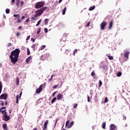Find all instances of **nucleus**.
<instances>
[{
  "mask_svg": "<svg viewBox=\"0 0 130 130\" xmlns=\"http://www.w3.org/2000/svg\"><path fill=\"white\" fill-rule=\"evenodd\" d=\"M20 52L21 51H20V49H16L15 50L12 51L11 52V54L9 56V58L11 59V62L13 64H15L16 62L18 61V58L19 57V54H20Z\"/></svg>",
  "mask_w": 130,
  "mask_h": 130,
  "instance_id": "obj_1",
  "label": "nucleus"
},
{
  "mask_svg": "<svg viewBox=\"0 0 130 130\" xmlns=\"http://www.w3.org/2000/svg\"><path fill=\"white\" fill-rule=\"evenodd\" d=\"M46 9H47V7H43L41 8L40 10H37L35 12L34 17H35L36 18H37L38 17L41 16L42 14L44 13Z\"/></svg>",
  "mask_w": 130,
  "mask_h": 130,
  "instance_id": "obj_2",
  "label": "nucleus"
},
{
  "mask_svg": "<svg viewBox=\"0 0 130 130\" xmlns=\"http://www.w3.org/2000/svg\"><path fill=\"white\" fill-rule=\"evenodd\" d=\"M124 58L125 59V61L128 59V55H129L130 51L129 49H126L123 51Z\"/></svg>",
  "mask_w": 130,
  "mask_h": 130,
  "instance_id": "obj_3",
  "label": "nucleus"
},
{
  "mask_svg": "<svg viewBox=\"0 0 130 130\" xmlns=\"http://www.w3.org/2000/svg\"><path fill=\"white\" fill-rule=\"evenodd\" d=\"M45 5V3L44 2H39L36 4L35 8V9H40L41 8H42V7H44Z\"/></svg>",
  "mask_w": 130,
  "mask_h": 130,
  "instance_id": "obj_4",
  "label": "nucleus"
},
{
  "mask_svg": "<svg viewBox=\"0 0 130 130\" xmlns=\"http://www.w3.org/2000/svg\"><path fill=\"white\" fill-rule=\"evenodd\" d=\"M10 119H11V118L9 116V115H8L7 112H5L3 116V120H4L5 121H9Z\"/></svg>",
  "mask_w": 130,
  "mask_h": 130,
  "instance_id": "obj_5",
  "label": "nucleus"
},
{
  "mask_svg": "<svg viewBox=\"0 0 130 130\" xmlns=\"http://www.w3.org/2000/svg\"><path fill=\"white\" fill-rule=\"evenodd\" d=\"M106 25H107V22L106 21H103L100 24L101 30H105V27H106Z\"/></svg>",
  "mask_w": 130,
  "mask_h": 130,
  "instance_id": "obj_6",
  "label": "nucleus"
},
{
  "mask_svg": "<svg viewBox=\"0 0 130 130\" xmlns=\"http://www.w3.org/2000/svg\"><path fill=\"white\" fill-rule=\"evenodd\" d=\"M43 88V85L41 84L40 86V87L36 89V93H37V94H39L40 93H41V91H42Z\"/></svg>",
  "mask_w": 130,
  "mask_h": 130,
  "instance_id": "obj_7",
  "label": "nucleus"
},
{
  "mask_svg": "<svg viewBox=\"0 0 130 130\" xmlns=\"http://www.w3.org/2000/svg\"><path fill=\"white\" fill-rule=\"evenodd\" d=\"M0 99H1V100H3V99H4V100H7L8 99V94L7 93L1 94L0 96Z\"/></svg>",
  "mask_w": 130,
  "mask_h": 130,
  "instance_id": "obj_8",
  "label": "nucleus"
},
{
  "mask_svg": "<svg viewBox=\"0 0 130 130\" xmlns=\"http://www.w3.org/2000/svg\"><path fill=\"white\" fill-rule=\"evenodd\" d=\"M110 130H117V127L114 124H111L110 125Z\"/></svg>",
  "mask_w": 130,
  "mask_h": 130,
  "instance_id": "obj_9",
  "label": "nucleus"
},
{
  "mask_svg": "<svg viewBox=\"0 0 130 130\" xmlns=\"http://www.w3.org/2000/svg\"><path fill=\"white\" fill-rule=\"evenodd\" d=\"M47 124H48V121L47 120L46 122L44 123V126H42L43 130L47 129Z\"/></svg>",
  "mask_w": 130,
  "mask_h": 130,
  "instance_id": "obj_10",
  "label": "nucleus"
},
{
  "mask_svg": "<svg viewBox=\"0 0 130 130\" xmlns=\"http://www.w3.org/2000/svg\"><path fill=\"white\" fill-rule=\"evenodd\" d=\"M63 97V95L61 93H58L57 95V100H61Z\"/></svg>",
  "mask_w": 130,
  "mask_h": 130,
  "instance_id": "obj_11",
  "label": "nucleus"
},
{
  "mask_svg": "<svg viewBox=\"0 0 130 130\" xmlns=\"http://www.w3.org/2000/svg\"><path fill=\"white\" fill-rule=\"evenodd\" d=\"M21 96H22V91L20 92V96H19V95H16V103H19V98H21Z\"/></svg>",
  "mask_w": 130,
  "mask_h": 130,
  "instance_id": "obj_12",
  "label": "nucleus"
},
{
  "mask_svg": "<svg viewBox=\"0 0 130 130\" xmlns=\"http://www.w3.org/2000/svg\"><path fill=\"white\" fill-rule=\"evenodd\" d=\"M112 26H113V20L110 21L109 24V29H110L112 28Z\"/></svg>",
  "mask_w": 130,
  "mask_h": 130,
  "instance_id": "obj_13",
  "label": "nucleus"
},
{
  "mask_svg": "<svg viewBox=\"0 0 130 130\" xmlns=\"http://www.w3.org/2000/svg\"><path fill=\"white\" fill-rule=\"evenodd\" d=\"M31 59H32V57L31 56L27 58L25 60L26 63H29V62L30 61V60H31Z\"/></svg>",
  "mask_w": 130,
  "mask_h": 130,
  "instance_id": "obj_14",
  "label": "nucleus"
},
{
  "mask_svg": "<svg viewBox=\"0 0 130 130\" xmlns=\"http://www.w3.org/2000/svg\"><path fill=\"white\" fill-rule=\"evenodd\" d=\"M30 22V18H28L24 22V25H28V23Z\"/></svg>",
  "mask_w": 130,
  "mask_h": 130,
  "instance_id": "obj_15",
  "label": "nucleus"
},
{
  "mask_svg": "<svg viewBox=\"0 0 130 130\" xmlns=\"http://www.w3.org/2000/svg\"><path fill=\"white\" fill-rule=\"evenodd\" d=\"M3 127L4 129H5V130H9V129H8L7 124H3Z\"/></svg>",
  "mask_w": 130,
  "mask_h": 130,
  "instance_id": "obj_16",
  "label": "nucleus"
},
{
  "mask_svg": "<svg viewBox=\"0 0 130 130\" xmlns=\"http://www.w3.org/2000/svg\"><path fill=\"white\" fill-rule=\"evenodd\" d=\"M2 90H3V83L0 81V94L2 93Z\"/></svg>",
  "mask_w": 130,
  "mask_h": 130,
  "instance_id": "obj_17",
  "label": "nucleus"
},
{
  "mask_svg": "<svg viewBox=\"0 0 130 130\" xmlns=\"http://www.w3.org/2000/svg\"><path fill=\"white\" fill-rule=\"evenodd\" d=\"M74 124V122L73 121H72L70 124H69V125L68 126V128H71V127H72V126H73Z\"/></svg>",
  "mask_w": 130,
  "mask_h": 130,
  "instance_id": "obj_18",
  "label": "nucleus"
},
{
  "mask_svg": "<svg viewBox=\"0 0 130 130\" xmlns=\"http://www.w3.org/2000/svg\"><path fill=\"white\" fill-rule=\"evenodd\" d=\"M106 122H103L102 123V127L104 129H105V128H106Z\"/></svg>",
  "mask_w": 130,
  "mask_h": 130,
  "instance_id": "obj_19",
  "label": "nucleus"
},
{
  "mask_svg": "<svg viewBox=\"0 0 130 130\" xmlns=\"http://www.w3.org/2000/svg\"><path fill=\"white\" fill-rule=\"evenodd\" d=\"M66 11H67V7H65V8L63 9V10H62V15H66Z\"/></svg>",
  "mask_w": 130,
  "mask_h": 130,
  "instance_id": "obj_20",
  "label": "nucleus"
},
{
  "mask_svg": "<svg viewBox=\"0 0 130 130\" xmlns=\"http://www.w3.org/2000/svg\"><path fill=\"white\" fill-rule=\"evenodd\" d=\"M19 83H20V80H19V77H17V78H16V85H17V86H19Z\"/></svg>",
  "mask_w": 130,
  "mask_h": 130,
  "instance_id": "obj_21",
  "label": "nucleus"
},
{
  "mask_svg": "<svg viewBox=\"0 0 130 130\" xmlns=\"http://www.w3.org/2000/svg\"><path fill=\"white\" fill-rule=\"evenodd\" d=\"M77 52H78V49H75L73 52V55H76V53H77Z\"/></svg>",
  "mask_w": 130,
  "mask_h": 130,
  "instance_id": "obj_22",
  "label": "nucleus"
},
{
  "mask_svg": "<svg viewBox=\"0 0 130 130\" xmlns=\"http://www.w3.org/2000/svg\"><path fill=\"white\" fill-rule=\"evenodd\" d=\"M41 21H42V19H40L39 21H38L37 24H36V27L39 26L40 25V23H41Z\"/></svg>",
  "mask_w": 130,
  "mask_h": 130,
  "instance_id": "obj_23",
  "label": "nucleus"
},
{
  "mask_svg": "<svg viewBox=\"0 0 130 130\" xmlns=\"http://www.w3.org/2000/svg\"><path fill=\"white\" fill-rule=\"evenodd\" d=\"M17 7H19L20 6V0H16V4Z\"/></svg>",
  "mask_w": 130,
  "mask_h": 130,
  "instance_id": "obj_24",
  "label": "nucleus"
},
{
  "mask_svg": "<svg viewBox=\"0 0 130 130\" xmlns=\"http://www.w3.org/2000/svg\"><path fill=\"white\" fill-rule=\"evenodd\" d=\"M93 10H95V6L90 7L89 9V11H93Z\"/></svg>",
  "mask_w": 130,
  "mask_h": 130,
  "instance_id": "obj_25",
  "label": "nucleus"
},
{
  "mask_svg": "<svg viewBox=\"0 0 130 130\" xmlns=\"http://www.w3.org/2000/svg\"><path fill=\"white\" fill-rule=\"evenodd\" d=\"M36 46H37V45H36V44H32V45L31 46V47L34 49V51H35V47H36Z\"/></svg>",
  "mask_w": 130,
  "mask_h": 130,
  "instance_id": "obj_26",
  "label": "nucleus"
},
{
  "mask_svg": "<svg viewBox=\"0 0 130 130\" xmlns=\"http://www.w3.org/2000/svg\"><path fill=\"white\" fill-rule=\"evenodd\" d=\"M49 20H48V19L46 18L45 19V25H47L48 24V21Z\"/></svg>",
  "mask_w": 130,
  "mask_h": 130,
  "instance_id": "obj_27",
  "label": "nucleus"
},
{
  "mask_svg": "<svg viewBox=\"0 0 130 130\" xmlns=\"http://www.w3.org/2000/svg\"><path fill=\"white\" fill-rule=\"evenodd\" d=\"M0 105L4 106L5 105V102L4 101H0Z\"/></svg>",
  "mask_w": 130,
  "mask_h": 130,
  "instance_id": "obj_28",
  "label": "nucleus"
},
{
  "mask_svg": "<svg viewBox=\"0 0 130 130\" xmlns=\"http://www.w3.org/2000/svg\"><path fill=\"white\" fill-rule=\"evenodd\" d=\"M121 75H122V73H121V72H119L118 73H117V77H121Z\"/></svg>",
  "mask_w": 130,
  "mask_h": 130,
  "instance_id": "obj_29",
  "label": "nucleus"
},
{
  "mask_svg": "<svg viewBox=\"0 0 130 130\" xmlns=\"http://www.w3.org/2000/svg\"><path fill=\"white\" fill-rule=\"evenodd\" d=\"M108 57L109 59H110V60H113V56H112L108 55Z\"/></svg>",
  "mask_w": 130,
  "mask_h": 130,
  "instance_id": "obj_30",
  "label": "nucleus"
},
{
  "mask_svg": "<svg viewBox=\"0 0 130 130\" xmlns=\"http://www.w3.org/2000/svg\"><path fill=\"white\" fill-rule=\"evenodd\" d=\"M40 100H41V99H39L38 100L37 103H36V105H38V104H39L40 103H41V101H40Z\"/></svg>",
  "mask_w": 130,
  "mask_h": 130,
  "instance_id": "obj_31",
  "label": "nucleus"
},
{
  "mask_svg": "<svg viewBox=\"0 0 130 130\" xmlns=\"http://www.w3.org/2000/svg\"><path fill=\"white\" fill-rule=\"evenodd\" d=\"M56 97L54 98L52 100V101H51V103H52V104L54 103V102H55V101H56Z\"/></svg>",
  "mask_w": 130,
  "mask_h": 130,
  "instance_id": "obj_32",
  "label": "nucleus"
},
{
  "mask_svg": "<svg viewBox=\"0 0 130 130\" xmlns=\"http://www.w3.org/2000/svg\"><path fill=\"white\" fill-rule=\"evenodd\" d=\"M6 110H3V109H0V112H1L2 113V114L4 115V114L5 113V112H7V111H6Z\"/></svg>",
  "mask_w": 130,
  "mask_h": 130,
  "instance_id": "obj_33",
  "label": "nucleus"
},
{
  "mask_svg": "<svg viewBox=\"0 0 130 130\" xmlns=\"http://www.w3.org/2000/svg\"><path fill=\"white\" fill-rule=\"evenodd\" d=\"M45 47H46V46L45 45H42V47H41L40 48V50H43V49H44L45 48Z\"/></svg>",
  "mask_w": 130,
  "mask_h": 130,
  "instance_id": "obj_34",
  "label": "nucleus"
},
{
  "mask_svg": "<svg viewBox=\"0 0 130 130\" xmlns=\"http://www.w3.org/2000/svg\"><path fill=\"white\" fill-rule=\"evenodd\" d=\"M58 86H59V84H58V85H54L53 86V89H56V88L57 87H58Z\"/></svg>",
  "mask_w": 130,
  "mask_h": 130,
  "instance_id": "obj_35",
  "label": "nucleus"
},
{
  "mask_svg": "<svg viewBox=\"0 0 130 130\" xmlns=\"http://www.w3.org/2000/svg\"><path fill=\"white\" fill-rule=\"evenodd\" d=\"M69 123H70V120H67L66 121V127H67V126H68V125H69Z\"/></svg>",
  "mask_w": 130,
  "mask_h": 130,
  "instance_id": "obj_36",
  "label": "nucleus"
},
{
  "mask_svg": "<svg viewBox=\"0 0 130 130\" xmlns=\"http://www.w3.org/2000/svg\"><path fill=\"white\" fill-rule=\"evenodd\" d=\"M104 102H105V103H107V102H108V98L107 97L105 98Z\"/></svg>",
  "mask_w": 130,
  "mask_h": 130,
  "instance_id": "obj_37",
  "label": "nucleus"
},
{
  "mask_svg": "<svg viewBox=\"0 0 130 130\" xmlns=\"http://www.w3.org/2000/svg\"><path fill=\"white\" fill-rule=\"evenodd\" d=\"M6 14H10V9H6Z\"/></svg>",
  "mask_w": 130,
  "mask_h": 130,
  "instance_id": "obj_38",
  "label": "nucleus"
},
{
  "mask_svg": "<svg viewBox=\"0 0 130 130\" xmlns=\"http://www.w3.org/2000/svg\"><path fill=\"white\" fill-rule=\"evenodd\" d=\"M27 55H30V50H29V48H27Z\"/></svg>",
  "mask_w": 130,
  "mask_h": 130,
  "instance_id": "obj_39",
  "label": "nucleus"
},
{
  "mask_svg": "<svg viewBox=\"0 0 130 130\" xmlns=\"http://www.w3.org/2000/svg\"><path fill=\"white\" fill-rule=\"evenodd\" d=\"M91 76L92 77H94V76H95V72H94V71H92L91 73Z\"/></svg>",
  "mask_w": 130,
  "mask_h": 130,
  "instance_id": "obj_40",
  "label": "nucleus"
},
{
  "mask_svg": "<svg viewBox=\"0 0 130 130\" xmlns=\"http://www.w3.org/2000/svg\"><path fill=\"white\" fill-rule=\"evenodd\" d=\"M55 75H52L51 76V78H50V82H51V81H52V78H53V77H55Z\"/></svg>",
  "mask_w": 130,
  "mask_h": 130,
  "instance_id": "obj_41",
  "label": "nucleus"
},
{
  "mask_svg": "<svg viewBox=\"0 0 130 130\" xmlns=\"http://www.w3.org/2000/svg\"><path fill=\"white\" fill-rule=\"evenodd\" d=\"M99 87H101V86H102V82L101 81V80L99 81Z\"/></svg>",
  "mask_w": 130,
  "mask_h": 130,
  "instance_id": "obj_42",
  "label": "nucleus"
},
{
  "mask_svg": "<svg viewBox=\"0 0 130 130\" xmlns=\"http://www.w3.org/2000/svg\"><path fill=\"white\" fill-rule=\"evenodd\" d=\"M13 17L15 18H18V17H19V14H14Z\"/></svg>",
  "mask_w": 130,
  "mask_h": 130,
  "instance_id": "obj_43",
  "label": "nucleus"
},
{
  "mask_svg": "<svg viewBox=\"0 0 130 130\" xmlns=\"http://www.w3.org/2000/svg\"><path fill=\"white\" fill-rule=\"evenodd\" d=\"M44 56H46V57H47V56H49V53H47L45 54L44 55Z\"/></svg>",
  "mask_w": 130,
  "mask_h": 130,
  "instance_id": "obj_44",
  "label": "nucleus"
},
{
  "mask_svg": "<svg viewBox=\"0 0 130 130\" xmlns=\"http://www.w3.org/2000/svg\"><path fill=\"white\" fill-rule=\"evenodd\" d=\"M44 31H45V33H47V32H48V29H47V28H45L44 29Z\"/></svg>",
  "mask_w": 130,
  "mask_h": 130,
  "instance_id": "obj_45",
  "label": "nucleus"
},
{
  "mask_svg": "<svg viewBox=\"0 0 130 130\" xmlns=\"http://www.w3.org/2000/svg\"><path fill=\"white\" fill-rule=\"evenodd\" d=\"M21 22H22V20H21V19H17V23H21Z\"/></svg>",
  "mask_w": 130,
  "mask_h": 130,
  "instance_id": "obj_46",
  "label": "nucleus"
},
{
  "mask_svg": "<svg viewBox=\"0 0 130 130\" xmlns=\"http://www.w3.org/2000/svg\"><path fill=\"white\" fill-rule=\"evenodd\" d=\"M56 93H57V91H55L54 93H52L53 97H54V96H55Z\"/></svg>",
  "mask_w": 130,
  "mask_h": 130,
  "instance_id": "obj_47",
  "label": "nucleus"
},
{
  "mask_svg": "<svg viewBox=\"0 0 130 130\" xmlns=\"http://www.w3.org/2000/svg\"><path fill=\"white\" fill-rule=\"evenodd\" d=\"M68 52H70V51H69V49H66L65 51V53L68 55Z\"/></svg>",
  "mask_w": 130,
  "mask_h": 130,
  "instance_id": "obj_48",
  "label": "nucleus"
},
{
  "mask_svg": "<svg viewBox=\"0 0 130 130\" xmlns=\"http://www.w3.org/2000/svg\"><path fill=\"white\" fill-rule=\"evenodd\" d=\"M20 4H21V7H23L24 5V1H21Z\"/></svg>",
  "mask_w": 130,
  "mask_h": 130,
  "instance_id": "obj_49",
  "label": "nucleus"
},
{
  "mask_svg": "<svg viewBox=\"0 0 130 130\" xmlns=\"http://www.w3.org/2000/svg\"><path fill=\"white\" fill-rule=\"evenodd\" d=\"M77 107H78V104H75L73 107V108H77Z\"/></svg>",
  "mask_w": 130,
  "mask_h": 130,
  "instance_id": "obj_50",
  "label": "nucleus"
},
{
  "mask_svg": "<svg viewBox=\"0 0 130 130\" xmlns=\"http://www.w3.org/2000/svg\"><path fill=\"white\" fill-rule=\"evenodd\" d=\"M68 35H69L68 33H64L63 34V37H67V36H68Z\"/></svg>",
  "mask_w": 130,
  "mask_h": 130,
  "instance_id": "obj_51",
  "label": "nucleus"
},
{
  "mask_svg": "<svg viewBox=\"0 0 130 130\" xmlns=\"http://www.w3.org/2000/svg\"><path fill=\"white\" fill-rule=\"evenodd\" d=\"M87 101L88 102H90V96H89V95L87 96Z\"/></svg>",
  "mask_w": 130,
  "mask_h": 130,
  "instance_id": "obj_52",
  "label": "nucleus"
},
{
  "mask_svg": "<svg viewBox=\"0 0 130 130\" xmlns=\"http://www.w3.org/2000/svg\"><path fill=\"white\" fill-rule=\"evenodd\" d=\"M57 121H58V119H56L55 120V126L56 125V123H57Z\"/></svg>",
  "mask_w": 130,
  "mask_h": 130,
  "instance_id": "obj_53",
  "label": "nucleus"
},
{
  "mask_svg": "<svg viewBox=\"0 0 130 130\" xmlns=\"http://www.w3.org/2000/svg\"><path fill=\"white\" fill-rule=\"evenodd\" d=\"M31 20H34V21H35V20H36V17H35V16L31 17Z\"/></svg>",
  "mask_w": 130,
  "mask_h": 130,
  "instance_id": "obj_54",
  "label": "nucleus"
},
{
  "mask_svg": "<svg viewBox=\"0 0 130 130\" xmlns=\"http://www.w3.org/2000/svg\"><path fill=\"white\" fill-rule=\"evenodd\" d=\"M11 45H12V44L11 43H9L8 44V47H10V46H11Z\"/></svg>",
  "mask_w": 130,
  "mask_h": 130,
  "instance_id": "obj_55",
  "label": "nucleus"
},
{
  "mask_svg": "<svg viewBox=\"0 0 130 130\" xmlns=\"http://www.w3.org/2000/svg\"><path fill=\"white\" fill-rule=\"evenodd\" d=\"M5 105H6V106L8 105V101H5Z\"/></svg>",
  "mask_w": 130,
  "mask_h": 130,
  "instance_id": "obj_56",
  "label": "nucleus"
},
{
  "mask_svg": "<svg viewBox=\"0 0 130 130\" xmlns=\"http://www.w3.org/2000/svg\"><path fill=\"white\" fill-rule=\"evenodd\" d=\"M30 39V36H27L26 40H29Z\"/></svg>",
  "mask_w": 130,
  "mask_h": 130,
  "instance_id": "obj_57",
  "label": "nucleus"
},
{
  "mask_svg": "<svg viewBox=\"0 0 130 130\" xmlns=\"http://www.w3.org/2000/svg\"><path fill=\"white\" fill-rule=\"evenodd\" d=\"M31 41H32L33 43L35 42V39H34V38H31Z\"/></svg>",
  "mask_w": 130,
  "mask_h": 130,
  "instance_id": "obj_58",
  "label": "nucleus"
},
{
  "mask_svg": "<svg viewBox=\"0 0 130 130\" xmlns=\"http://www.w3.org/2000/svg\"><path fill=\"white\" fill-rule=\"evenodd\" d=\"M90 22H89L87 24L86 27H89V26H90Z\"/></svg>",
  "mask_w": 130,
  "mask_h": 130,
  "instance_id": "obj_59",
  "label": "nucleus"
},
{
  "mask_svg": "<svg viewBox=\"0 0 130 130\" xmlns=\"http://www.w3.org/2000/svg\"><path fill=\"white\" fill-rule=\"evenodd\" d=\"M18 30H21L22 29V26H20L18 28Z\"/></svg>",
  "mask_w": 130,
  "mask_h": 130,
  "instance_id": "obj_60",
  "label": "nucleus"
},
{
  "mask_svg": "<svg viewBox=\"0 0 130 130\" xmlns=\"http://www.w3.org/2000/svg\"><path fill=\"white\" fill-rule=\"evenodd\" d=\"M6 108H7V107H2V108H1L0 109L3 110V109H6Z\"/></svg>",
  "mask_w": 130,
  "mask_h": 130,
  "instance_id": "obj_61",
  "label": "nucleus"
},
{
  "mask_svg": "<svg viewBox=\"0 0 130 130\" xmlns=\"http://www.w3.org/2000/svg\"><path fill=\"white\" fill-rule=\"evenodd\" d=\"M20 35V33H19V32H17V34H16V36L17 37H18V36Z\"/></svg>",
  "mask_w": 130,
  "mask_h": 130,
  "instance_id": "obj_62",
  "label": "nucleus"
},
{
  "mask_svg": "<svg viewBox=\"0 0 130 130\" xmlns=\"http://www.w3.org/2000/svg\"><path fill=\"white\" fill-rule=\"evenodd\" d=\"M24 18H25V16H22V17H21L22 20H24Z\"/></svg>",
  "mask_w": 130,
  "mask_h": 130,
  "instance_id": "obj_63",
  "label": "nucleus"
},
{
  "mask_svg": "<svg viewBox=\"0 0 130 130\" xmlns=\"http://www.w3.org/2000/svg\"><path fill=\"white\" fill-rule=\"evenodd\" d=\"M39 33H40V30H39V31H37V34L38 35L39 34Z\"/></svg>",
  "mask_w": 130,
  "mask_h": 130,
  "instance_id": "obj_64",
  "label": "nucleus"
}]
</instances>
